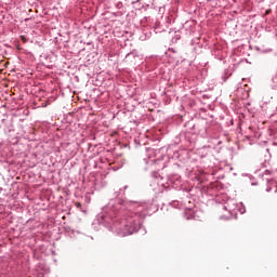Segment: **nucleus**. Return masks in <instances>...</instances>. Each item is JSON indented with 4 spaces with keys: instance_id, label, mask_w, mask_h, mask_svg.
Returning <instances> with one entry per match:
<instances>
[{
    "instance_id": "nucleus-1",
    "label": "nucleus",
    "mask_w": 277,
    "mask_h": 277,
    "mask_svg": "<svg viewBox=\"0 0 277 277\" xmlns=\"http://www.w3.org/2000/svg\"><path fill=\"white\" fill-rule=\"evenodd\" d=\"M269 12H272V10H266V14H269Z\"/></svg>"
},
{
    "instance_id": "nucleus-2",
    "label": "nucleus",
    "mask_w": 277,
    "mask_h": 277,
    "mask_svg": "<svg viewBox=\"0 0 277 277\" xmlns=\"http://www.w3.org/2000/svg\"><path fill=\"white\" fill-rule=\"evenodd\" d=\"M76 206H77V207H81V203H80V202H78V203H76Z\"/></svg>"
},
{
    "instance_id": "nucleus-3",
    "label": "nucleus",
    "mask_w": 277,
    "mask_h": 277,
    "mask_svg": "<svg viewBox=\"0 0 277 277\" xmlns=\"http://www.w3.org/2000/svg\"><path fill=\"white\" fill-rule=\"evenodd\" d=\"M42 107H47V104H43Z\"/></svg>"
},
{
    "instance_id": "nucleus-4",
    "label": "nucleus",
    "mask_w": 277,
    "mask_h": 277,
    "mask_svg": "<svg viewBox=\"0 0 277 277\" xmlns=\"http://www.w3.org/2000/svg\"><path fill=\"white\" fill-rule=\"evenodd\" d=\"M22 40H25V37H22Z\"/></svg>"
}]
</instances>
